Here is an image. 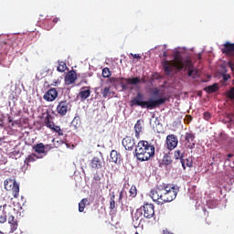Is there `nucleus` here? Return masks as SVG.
I'll return each mask as SVG.
<instances>
[{
  "label": "nucleus",
  "instance_id": "9",
  "mask_svg": "<svg viewBox=\"0 0 234 234\" xmlns=\"http://www.w3.org/2000/svg\"><path fill=\"white\" fill-rule=\"evenodd\" d=\"M165 144L168 151H174L178 146V137L175 134L167 135Z\"/></svg>",
  "mask_w": 234,
  "mask_h": 234
},
{
  "label": "nucleus",
  "instance_id": "2",
  "mask_svg": "<svg viewBox=\"0 0 234 234\" xmlns=\"http://www.w3.org/2000/svg\"><path fill=\"white\" fill-rule=\"evenodd\" d=\"M135 155L139 162H147L154 156V146L147 141H140L135 147Z\"/></svg>",
  "mask_w": 234,
  "mask_h": 234
},
{
  "label": "nucleus",
  "instance_id": "32",
  "mask_svg": "<svg viewBox=\"0 0 234 234\" xmlns=\"http://www.w3.org/2000/svg\"><path fill=\"white\" fill-rule=\"evenodd\" d=\"M116 197L114 195L111 196L110 198V209L112 211V209L116 208V201H115Z\"/></svg>",
  "mask_w": 234,
  "mask_h": 234
},
{
  "label": "nucleus",
  "instance_id": "21",
  "mask_svg": "<svg viewBox=\"0 0 234 234\" xmlns=\"http://www.w3.org/2000/svg\"><path fill=\"white\" fill-rule=\"evenodd\" d=\"M37 160H39V156H37L36 154H30L26 157L24 164H26V165L28 167L30 166V164L36 162Z\"/></svg>",
  "mask_w": 234,
  "mask_h": 234
},
{
  "label": "nucleus",
  "instance_id": "8",
  "mask_svg": "<svg viewBox=\"0 0 234 234\" xmlns=\"http://www.w3.org/2000/svg\"><path fill=\"white\" fill-rule=\"evenodd\" d=\"M181 66H183V70H188V78H191L193 76V71L195 70V66L193 65L191 58H189V57L183 58Z\"/></svg>",
  "mask_w": 234,
  "mask_h": 234
},
{
  "label": "nucleus",
  "instance_id": "28",
  "mask_svg": "<svg viewBox=\"0 0 234 234\" xmlns=\"http://www.w3.org/2000/svg\"><path fill=\"white\" fill-rule=\"evenodd\" d=\"M87 202H89L88 198H83L80 200V202L79 203V212L80 213H83V211H85Z\"/></svg>",
  "mask_w": 234,
  "mask_h": 234
},
{
  "label": "nucleus",
  "instance_id": "20",
  "mask_svg": "<svg viewBox=\"0 0 234 234\" xmlns=\"http://www.w3.org/2000/svg\"><path fill=\"white\" fill-rule=\"evenodd\" d=\"M54 117L50 113L47 112L46 117L44 118V124L48 129L52 128L56 123H54Z\"/></svg>",
  "mask_w": 234,
  "mask_h": 234
},
{
  "label": "nucleus",
  "instance_id": "49",
  "mask_svg": "<svg viewBox=\"0 0 234 234\" xmlns=\"http://www.w3.org/2000/svg\"><path fill=\"white\" fill-rule=\"evenodd\" d=\"M229 65L231 70H233V64H231V62H229Z\"/></svg>",
  "mask_w": 234,
  "mask_h": 234
},
{
  "label": "nucleus",
  "instance_id": "19",
  "mask_svg": "<svg viewBox=\"0 0 234 234\" xmlns=\"http://www.w3.org/2000/svg\"><path fill=\"white\" fill-rule=\"evenodd\" d=\"M144 120L139 119L136 123L134 124V133H135V138L137 140H140V133H142V130L144 129Z\"/></svg>",
  "mask_w": 234,
  "mask_h": 234
},
{
  "label": "nucleus",
  "instance_id": "30",
  "mask_svg": "<svg viewBox=\"0 0 234 234\" xmlns=\"http://www.w3.org/2000/svg\"><path fill=\"white\" fill-rule=\"evenodd\" d=\"M129 194L131 198H136V195H138V190L136 189V186H132Z\"/></svg>",
  "mask_w": 234,
  "mask_h": 234
},
{
  "label": "nucleus",
  "instance_id": "4",
  "mask_svg": "<svg viewBox=\"0 0 234 234\" xmlns=\"http://www.w3.org/2000/svg\"><path fill=\"white\" fill-rule=\"evenodd\" d=\"M142 217L144 218H153V217H154V205L151 203H144L143 207L137 209L133 218L140 220Z\"/></svg>",
  "mask_w": 234,
  "mask_h": 234
},
{
  "label": "nucleus",
  "instance_id": "17",
  "mask_svg": "<svg viewBox=\"0 0 234 234\" xmlns=\"http://www.w3.org/2000/svg\"><path fill=\"white\" fill-rule=\"evenodd\" d=\"M14 209L10 207L4 206L2 208V215L0 216V224L6 222V217H10Z\"/></svg>",
  "mask_w": 234,
  "mask_h": 234
},
{
  "label": "nucleus",
  "instance_id": "39",
  "mask_svg": "<svg viewBox=\"0 0 234 234\" xmlns=\"http://www.w3.org/2000/svg\"><path fill=\"white\" fill-rule=\"evenodd\" d=\"M186 167H193V160L189 158L185 159V169Z\"/></svg>",
  "mask_w": 234,
  "mask_h": 234
},
{
  "label": "nucleus",
  "instance_id": "41",
  "mask_svg": "<svg viewBox=\"0 0 234 234\" xmlns=\"http://www.w3.org/2000/svg\"><path fill=\"white\" fill-rule=\"evenodd\" d=\"M191 78H193V80L198 78V70L194 69Z\"/></svg>",
  "mask_w": 234,
  "mask_h": 234
},
{
  "label": "nucleus",
  "instance_id": "54",
  "mask_svg": "<svg viewBox=\"0 0 234 234\" xmlns=\"http://www.w3.org/2000/svg\"><path fill=\"white\" fill-rule=\"evenodd\" d=\"M12 127H14V122H12Z\"/></svg>",
  "mask_w": 234,
  "mask_h": 234
},
{
  "label": "nucleus",
  "instance_id": "42",
  "mask_svg": "<svg viewBox=\"0 0 234 234\" xmlns=\"http://www.w3.org/2000/svg\"><path fill=\"white\" fill-rule=\"evenodd\" d=\"M131 56H133V58H134L135 59H141L142 57L139 54H131Z\"/></svg>",
  "mask_w": 234,
  "mask_h": 234
},
{
  "label": "nucleus",
  "instance_id": "27",
  "mask_svg": "<svg viewBox=\"0 0 234 234\" xmlns=\"http://www.w3.org/2000/svg\"><path fill=\"white\" fill-rule=\"evenodd\" d=\"M125 81L129 85H138V83H140L142 80H140V77H135L132 79L131 78L125 79Z\"/></svg>",
  "mask_w": 234,
  "mask_h": 234
},
{
  "label": "nucleus",
  "instance_id": "44",
  "mask_svg": "<svg viewBox=\"0 0 234 234\" xmlns=\"http://www.w3.org/2000/svg\"><path fill=\"white\" fill-rule=\"evenodd\" d=\"M93 178L96 182H100V180H101V177H100V176H95Z\"/></svg>",
  "mask_w": 234,
  "mask_h": 234
},
{
  "label": "nucleus",
  "instance_id": "43",
  "mask_svg": "<svg viewBox=\"0 0 234 234\" xmlns=\"http://www.w3.org/2000/svg\"><path fill=\"white\" fill-rule=\"evenodd\" d=\"M233 156H234V154H229L228 155H227V162H229V158H233Z\"/></svg>",
  "mask_w": 234,
  "mask_h": 234
},
{
  "label": "nucleus",
  "instance_id": "36",
  "mask_svg": "<svg viewBox=\"0 0 234 234\" xmlns=\"http://www.w3.org/2000/svg\"><path fill=\"white\" fill-rule=\"evenodd\" d=\"M102 78H111V69H109V68L102 69Z\"/></svg>",
  "mask_w": 234,
  "mask_h": 234
},
{
  "label": "nucleus",
  "instance_id": "51",
  "mask_svg": "<svg viewBox=\"0 0 234 234\" xmlns=\"http://www.w3.org/2000/svg\"><path fill=\"white\" fill-rule=\"evenodd\" d=\"M76 122V119H74L73 121H72V123H75Z\"/></svg>",
  "mask_w": 234,
  "mask_h": 234
},
{
  "label": "nucleus",
  "instance_id": "12",
  "mask_svg": "<svg viewBox=\"0 0 234 234\" xmlns=\"http://www.w3.org/2000/svg\"><path fill=\"white\" fill-rule=\"evenodd\" d=\"M7 220L10 227L9 233H15V231H17V228H19V221H17V218H16L14 215L10 214Z\"/></svg>",
  "mask_w": 234,
  "mask_h": 234
},
{
  "label": "nucleus",
  "instance_id": "47",
  "mask_svg": "<svg viewBox=\"0 0 234 234\" xmlns=\"http://www.w3.org/2000/svg\"><path fill=\"white\" fill-rule=\"evenodd\" d=\"M12 122H13V121H12V117L9 116V117H8V123H12Z\"/></svg>",
  "mask_w": 234,
  "mask_h": 234
},
{
  "label": "nucleus",
  "instance_id": "53",
  "mask_svg": "<svg viewBox=\"0 0 234 234\" xmlns=\"http://www.w3.org/2000/svg\"><path fill=\"white\" fill-rule=\"evenodd\" d=\"M198 59H201V57H200V56L198 57Z\"/></svg>",
  "mask_w": 234,
  "mask_h": 234
},
{
  "label": "nucleus",
  "instance_id": "5",
  "mask_svg": "<svg viewBox=\"0 0 234 234\" xmlns=\"http://www.w3.org/2000/svg\"><path fill=\"white\" fill-rule=\"evenodd\" d=\"M178 191H180V187H178V186L171 185V184H164V197H163L164 204L167 202H173V200L176 198V195H178Z\"/></svg>",
  "mask_w": 234,
  "mask_h": 234
},
{
  "label": "nucleus",
  "instance_id": "13",
  "mask_svg": "<svg viewBox=\"0 0 234 234\" xmlns=\"http://www.w3.org/2000/svg\"><path fill=\"white\" fill-rule=\"evenodd\" d=\"M76 80H78V74L74 69H71L70 71H69L64 78V81L66 85H72V83H74Z\"/></svg>",
  "mask_w": 234,
  "mask_h": 234
},
{
  "label": "nucleus",
  "instance_id": "7",
  "mask_svg": "<svg viewBox=\"0 0 234 234\" xmlns=\"http://www.w3.org/2000/svg\"><path fill=\"white\" fill-rule=\"evenodd\" d=\"M5 191H12L14 198L19 197V184L16 182V179L7 178L4 182Z\"/></svg>",
  "mask_w": 234,
  "mask_h": 234
},
{
  "label": "nucleus",
  "instance_id": "48",
  "mask_svg": "<svg viewBox=\"0 0 234 234\" xmlns=\"http://www.w3.org/2000/svg\"><path fill=\"white\" fill-rule=\"evenodd\" d=\"M206 224H207V226H209L211 224L210 220L206 219Z\"/></svg>",
  "mask_w": 234,
  "mask_h": 234
},
{
  "label": "nucleus",
  "instance_id": "29",
  "mask_svg": "<svg viewBox=\"0 0 234 234\" xmlns=\"http://www.w3.org/2000/svg\"><path fill=\"white\" fill-rule=\"evenodd\" d=\"M163 163L165 164V165H171V164H173V158L171 157V155L165 154L163 157Z\"/></svg>",
  "mask_w": 234,
  "mask_h": 234
},
{
  "label": "nucleus",
  "instance_id": "55",
  "mask_svg": "<svg viewBox=\"0 0 234 234\" xmlns=\"http://www.w3.org/2000/svg\"><path fill=\"white\" fill-rule=\"evenodd\" d=\"M231 142H234V138H233V139H231Z\"/></svg>",
  "mask_w": 234,
  "mask_h": 234
},
{
  "label": "nucleus",
  "instance_id": "45",
  "mask_svg": "<svg viewBox=\"0 0 234 234\" xmlns=\"http://www.w3.org/2000/svg\"><path fill=\"white\" fill-rule=\"evenodd\" d=\"M58 21H59V18H58V17H55V18L53 19V23H54V24L58 23Z\"/></svg>",
  "mask_w": 234,
  "mask_h": 234
},
{
  "label": "nucleus",
  "instance_id": "46",
  "mask_svg": "<svg viewBox=\"0 0 234 234\" xmlns=\"http://www.w3.org/2000/svg\"><path fill=\"white\" fill-rule=\"evenodd\" d=\"M12 122H13V121H12V117L9 116V117H8V123H12Z\"/></svg>",
  "mask_w": 234,
  "mask_h": 234
},
{
  "label": "nucleus",
  "instance_id": "26",
  "mask_svg": "<svg viewBox=\"0 0 234 234\" xmlns=\"http://www.w3.org/2000/svg\"><path fill=\"white\" fill-rule=\"evenodd\" d=\"M207 94H213V92H217L218 90V84L214 83L213 85L207 86L204 89Z\"/></svg>",
  "mask_w": 234,
  "mask_h": 234
},
{
  "label": "nucleus",
  "instance_id": "25",
  "mask_svg": "<svg viewBox=\"0 0 234 234\" xmlns=\"http://www.w3.org/2000/svg\"><path fill=\"white\" fill-rule=\"evenodd\" d=\"M33 150L37 154H45V144L43 143L37 144L33 146Z\"/></svg>",
  "mask_w": 234,
  "mask_h": 234
},
{
  "label": "nucleus",
  "instance_id": "10",
  "mask_svg": "<svg viewBox=\"0 0 234 234\" xmlns=\"http://www.w3.org/2000/svg\"><path fill=\"white\" fill-rule=\"evenodd\" d=\"M122 144L126 151H133L136 145V141L134 137L127 135L122 139Z\"/></svg>",
  "mask_w": 234,
  "mask_h": 234
},
{
  "label": "nucleus",
  "instance_id": "3",
  "mask_svg": "<svg viewBox=\"0 0 234 234\" xmlns=\"http://www.w3.org/2000/svg\"><path fill=\"white\" fill-rule=\"evenodd\" d=\"M184 58L180 55H176L174 58V61L165 60L163 61V69L165 72L166 76H170L173 70L176 69L180 72V70H184V66L182 65V61Z\"/></svg>",
  "mask_w": 234,
  "mask_h": 234
},
{
  "label": "nucleus",
  "instance_id": "33",
  "mask_svg": "<svg viewBox=\"0 0 234 234\" xmlns=\"http://www.w3.org/2000/svg\"><path fill=\"white\" fill-rule=\"evenodd\" d=\"M49 129L54 131V133H58V136H63V130H61V127L55 124L52 128Z\"/></svg>",
  "mask_w": 234,
  "mask_h": 234
},
{
  "label": "nucleus",
  "instance_id": "40",
  "mask_svg": "<svg viewBox=\"0 0 234 234\" xmlns=\"http://www.w3.org/2000/svg\"><path fill=\"white\" fill-rule=\"evenodd\" d=\"M203 118L204 120H207V122L211 120V113H209V112H205L203 113Z\"/></svg>",
  "mask_w": 234,
  "mask_h": 234
},
{
  "label": "nucleus",
  "instance_id": "22",
  "mask_svg": "<svg viewBox=\"0 0 234 234\" xmlns=\"http://www.w3.org/2000/svg\"><path fill=\"white\" fill-rule=\"evenodd\" d=\"M90 96V89L87 87L82 88L79 92V98H80V100L82 101L87 100V98H89Z\"/></svg>",
  "mask_w": 234,
  "mask_h": 234
},
{
  "label": "nucleus",
  "instance_id": "37",
  "mask_svg": "<svg viewBox=\"0 0 234 234\" xmlns=\"http://www.w3.org/2000/svg\"><path fill=\"white\" fill-rule=\"evenodd\" d=\"M227 97L229 98L233 101V100H234V87L230 88V90L228 91Z\"/></svg>",
  "mask_w": 234,
  "mask_h": 234
},
{
  "label": "nucleus",
  "instance_id": "52",
  "mask_svg": "<svg viewBox=\"0 0 234 234\" xmlns=\"http://www.w3.org/2000/svg\"><path fill=\"white\" fill-rule=\"evenodd\" d=\"M0 234H5V233H3V231L0 230Z\"/></svg>",
  "mask_w": 234,
  "mask_h": 234
},
{
  "label": "nucleus",
  "instance_id": "23",
  "mask_svg": "<svg viewBox=\"0 0 234 234\" xmlns=\"http://www.w3.org/2000/svg\"><path fill=\"white\" fill-rule=\"evenodd\" d=\"M122 158V154L118 153L116 150H112L110 154V160L111 162H113V164H118V161H120Z\"/></svg>",
  "mask_w": 234,
  "mask_h": 234
},
{
  "label": "nucleus",
  "instance_id": "6",
  "mask_svg": "<svg viewBox=\"0 0 234 234\" xmlns=\"http://www.w3.org/2000/svg\"><path fill=\"white\" fill-rule=\"evenodd\" d=\"M150 197L154 202H157L159 205L164 204V184L155 186L150 191Z\"/></svg>",
  "mask_w": 234,
  "mask_h": 234
},
{
  "label": "nucleus",
  "instance_id": "38",
  "mask_svg": "<svg viewBox=\"0 0 234 234\" xmlns=\"http://www.w3.org/2000/svg\"><path fill=\"white\" fill-rule=\"evenodd\" d=\"M221 76L224 81H228V80L231 79V75L228 74V70H225L223 73H221Z\"/></svg>",
  "mask_w": 234,
  "mask_h": 234
},
{
  "label": "nucleus",
  "instance_id": "14",
  "mask_svg": "<svg viewBox=\"0 0 234 234\" xmlns=\"http://www.w3.org/2000/svg\"><path fill=\"white\" fill-rule=\"evenodd\" d=\"M57 112L60 116H65L69 112V102L67 101H61L57 106Z\"/></svg>",
  "mask_w": 234,
  "mask_h": 234
},
{
  "label": "nucleus",
  "instance_id": "34",
  "mask_svg": "<svg viewBox=\"0 0 234 234\" xmlns=\"http://www.w3.org/2000/svg\"><path fill=\"white\" fill-rule=\"evenodd\" d=\"M58 72H65L67 70V63L60 62L57 68Z\"/></svg>",
  "mask_w": 234,
  "mask_h": 234
},
{
  "label": "nucleus",
  "instance_id": "35",
  "mask_svg": "<svg viewBox=\"0 0 234 234\" xmlns=\"http://www.w3.org/2000/svg\"><path fill=\"white\" fill-rule=\"evenodd\" d=\"M101 94L103 98H109V96H111V88L109 87L104 88L103 90L101 91Z\"/></svg>",
  "mask_w": 234,
  "mask_h": 234
},
{
  "label": "nucleus",
  "instance_id": "15",
  "mask_svg": "<svg viewBox=\"0 0 234 234\" xmlns=\"http://www.w3.org/2000/svg\"><path fill=\"white\" fill-rule=\"evenodd\" d=\"M221 52L222 54H225V56H234V43L226 42L223 44Z\"/></svg>",
  "mask_w": 234,
  "mask_h": 234
},
{
  "label": "nucleus",
  "instance_id": "24",
  "mask_svg": "<svg viewBox=\"0 0 234 234\" xmlns=\"http://www.w3.org/2000/svg\"><path fill=\"white\" fill-rule=\"evenodd\" d=\"M174 156L176 160H181V165L183 169H186V159L184 158V154L180 150L175 151Z\"/></svg>",
  "mask_w": 234,
  "mask_h": 234
},
{
  "label": "nucleus",
  "instance_id": "16",
  "mask_svg": "<svg viewBox=\"0 0 234 234\" xmlns=\"http://www.w3.org/2000/svg\"><path fill=\"white\" fill-rule=\"evenodd\" d=\"M46 101H54L58 98V90L56 88L49 89L43 96Z\"/></svg>",
  "mask_w": 234,
  "mask_h": 234
},
{
  "label": "nucleus",
  "instance_id": "31",
  "mask_svg": "<svg viewBox=\"0 0 234 234\" xmlns=\"http://www.w3.org/2000/svg\"><path fill=\"white\" fill-rule=\"evenodd\" d=\"M126 197H127V191H125V188H122L119 194V199H118L119 204H122L123 198Z\"/></svg>",
  "mask_w": 234,
  "mask_h": 234
},
{
  "label": "nucleus",
  "instance_id": "11",
  "mask_svg": "<svg viewBox=\"0 0 234 234\" xmlns=\"http://www.w3.org/2000/svg\"><path fill=\"white\" fill-rule=\"evenodd\" d=\"M185 145L187 149H194L195 147V133H186L185 134Z\"/></svg>",
  "mask_w": 234,
  "mask_h": 234
},
{
  "label": "nucleus",
  "instance_id": "50",
  "mask_svg": "<svg viewBox=\"0 0 234 234\" xmlns=\"http://www.w3.org/2000/svg\"><path fill=\"white\" fill-rule=\"evenodd\" d=\"M164 57L167 58V53L166 52L164 53Z\"/></svg>",
  "mask_w": 234,
  "mask_h": 234
},
{
  "label": "nucleus",
  "instance_id": "18",
  "mask_svg": "<svg viewBox=\"0 0 234 234\" xmlns=\"http://www.w3.org/2000/svg\"><path fill=\"white\" fill-rule=\"evenodd\" d=\"M90 167L91 169H101L103 167V161H101V158L95 156L90 161Z\"/></svg>",
  "mask_w": 234,
  "mask_h": 234
},
{
  "label": "nucleus",
  "instance_id": "1",
  "mask_svg": "<svg viewBox=\"0 0 234 234\" xmlns=\"http://www.w3.org/2000/svg\"><path fill=\"white\" fill-rule=\"evenodd\" d=\"M152 94L154 99H149L148 101L144 100V94L138 92L136 97H134L131 101V107H134L137 105L138 107H142L143 109H149L150 111L153 109H156V107H160V105H164L165 101H167L166 97H160V89L154 88L152 91Z\"/></svg>",
  "mask_w": 234,
  "mask_h": 234
}]
</instances>
